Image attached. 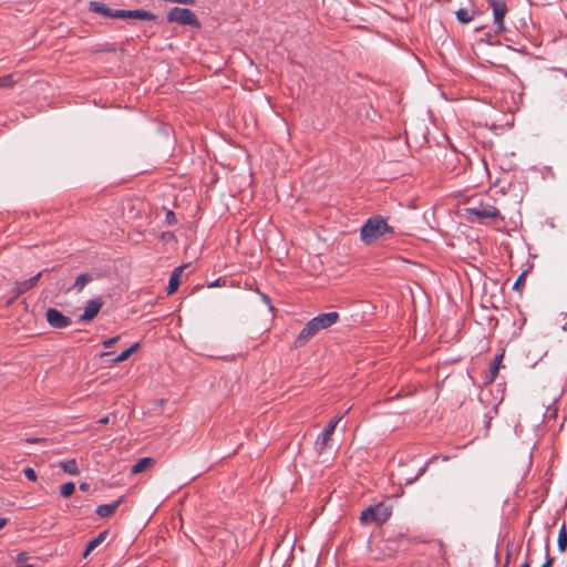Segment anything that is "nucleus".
Returning a JSON list of instances; mask_svg holds the SVG:
<instances>
[{
    "mask_svg": "<svg viewBox=\"0 0 567 567\" xmlns=\"http://www.w3.org/2000/svg\"><path fill=\"white\" fill-rule=\"evenodd\" d=\"M89 9L91 12L101 14L107 18H116V19H138L145 21H153L157 18L156 14L151 11L144 9H135V10H124V9H110L105 3L100 1H91L89 3Z\"/></svg>",
    "mask_w": 567,
    "mask_h": 567,
    "instance_id": "obj_1",
    "label": "nucleus"
},
{
    "mask_svg": "<svg viewBox=\"0 0 567 567\" xmlns=\"http://www.w3.org/2000/svg\"><path fill=\"white\" fill-rule=\"evenodd\" d=\"M390 518V505L384 502H380L374 505H370L368 508L361 512L360 520L363 525L371 523L377 526H381Z\"/></svg>",
    "mask_w": 567,
    "mask_h": 567,
    "instance_id": "obj_2",
    "label": "nucleus"
},
{
    "mask_svg": "<svg viewBox=\"0 0 567 567\" xmlns=\"http://www.w3.org/2000/svg\"><path fill=\"white\" fill-rule=\"evenodd\" d=\"M386 219L383 217H371L361 227V239L371 244L389 230Z\"/></svg>",
    "mask_w": 567,
    "mask_h": 567,
    "instance_id": "obj_3",
    "label": "nucleus"
},
{
    "mask_svg": "<svg viewBox=\"0 0 567 567\" xmlns=\"http://www.w3.org/2000/svg\"><path fill=\"white\" fill-rule=\"evenodd\" d=\"M467 219L482 223L485 219L497 218L499 210L491 202H481L480 204L466 208Z\"/></svg>",
    "mask_w": 567,
    "mask_h": 567,
    "instance_id": "obj_4",
    "label": "nucleus"
},
{
    "mask_svg": "<svg viewBox=\"0 0 567 567\" xmlns=\"http://www.w3.org/2000/svg\"><path fill=\"white\" fill-rule=\"evenodd\" d=\"M168 22H176L181 25H189L199 28L200 23L196 14L187 8L174 7L172 8L166 17Z\"/></svg>",
    "mask_w": 567,
    "mask_h": 567,
    "instance_id": "obj_5",
    "label": "nucleus"
},
{
    "mask_svg": "<svg viewBox=\"0 0 567 567\" xmlns=\"http://www.w3.org/2000/svg\"><path fill=\"white\" fill-rule=\"evenodd\" d=\"M341 419L342 416L334 417L333 420H331L323 429V431L317 436V440L315 442V449L319 454H322L327 450L331 449L332 435Z\"/></svg>",
    "mask_w": 567,
    "mask_h": 567,
    "instance_id": "obj_6",
    "label": "nucleus"
},
{
    "mask_svg": "<svg viewBox=\"0 0 567 567\" xmlns=\"http://www.w3.org/2000/svg\"><path fill=\"white\" fill-rule=\"evenodd\" d=\"M319 331L320 328L312 321V319L309 320L295 339L293 347L300 348L306 346Z\"/></svg>",
    "mask_w": 567,
    "mask_h": 567,
    "instance_id": "obj_7",
    "label": "nucleus"
},
{
    "mask_svg": "<svg viewBox=\"0 0 567 567\" xmlns=\"http://www.w3.org/2000/svg\"><path fill=\"white\" fill-rule=\"evenodd\" d=\"M48 323L55 329H63L72 323V320L55 308H49L45 312Z\"/></svg>",
    "mask_w": 567,
    "mask_h": 567,
    "instance_id": "obj_8",
    "label": "nucleus"
},
{
    "mask_svg": "<svg viewBox=\"0 0 567 567\" xmlns=\"http://www.w3.org/2000/svg\"><path fill=\"white\" fill-rule=\"evenodd\" d=\"M41 276H42V272L40 271L27 280L16 281L12 287L13 297L9 300L8 303H11L19 296H21L22 293H24V292L31 290L33 287H35L37 284L39 282Z\"/></svg>",
    "mask_w": 567,
    "mask_h": 567,
    "instance_id": "obj_9",
    "label": "nucleus"
},
{
    "mask_svg": "<svg viewBox=\"0 0 567 567\" xmlns=\"http://www.w3.org/2000/svg\"><path fill=\"white\" fill-rule=\"evenodd\" d=\"M493 9L494 22L498 32L505 31L504 18L507 12V6L503 0H489Z\"/></svg>",
    "mask_w": 567,
    "mask_h": 567,
    "instance_id": "obj_10",
    "label": "nucleus"
},
{
    "mask_svg": "<svg viewBox=\"0 0 567 567\" xmlns=\"http://www.w3.org/2000/svg\"><path fill=\"white\" fill-rule=\"evenodd\" d=\"M103 302L100 298L91 299L86 302L83 313L80 317L81 321H91L96 317L101 310Z\"/></svg>",
    "mask_w": 567,
    "mask_h": 567,
    "instance_id": "obj_11",
    "label": "nucleus"
},
{
    "mask_svg": "<svg viewBox=\"0 0 567 567\" xmlns=\"http://www.w3.org/2000/svg\"><path fill=\"white\" fill-rule=\"evenodd\" d=\"M339 320V313L336 311L320 313L312 318V321L320 328V330L327 329L333 326Z\"/></svg>",
    "mask_w": 567,
    "mask_h": 567,
    "instance_id": "obj_12",
    "label": "nucleus"
},
{
    "mask_svg": "<svg viewBox=\"0 0 567 567\" xmlns=\"http://www.w3.org/2000/svg\"><path fill=\"white\" fill-rule=\"evenodd\" d=\"M123 501H124V496H121L110 504L99 505L95 509V513L101 518L110 517L115 513V511L123 503Z\"/></svg>",
    "mask_w": 567,
    "mask_h": 567,
    "instance_id": "obj_13",
    "label": "nucleus"
},
{
    "mask_svg": "<svg viewBox=\"0 0 567 567\" xmlns=\"http://www.w3.org/2000/svg\"><path fill=\"white\" fill-rule=\"evenodd\" d=\"M186 266H179L173 270L168 280V295L175 292L179 286L181 275Z\"/></svg>",
    "mask_w": 567,
    "mask_h": 567,
    "instance_id": "obj_14",
    "label": "nucleus"
},
{
    "mask_svg": "<svg viewBox=\"0 0 567 567\" xmlns=\"http://www.w3.org/2000/svg\"><path fill=\"white\" fill-rule=\"evenodd\" d=\"M456 19L460 23L466 24L474 18V10L471 8H460L456 12Z\"/></svg>",
    "mask_w": 567,
    "mask_h": 567,
    "instance_id": "obj_15",
    "label": "nucleus"
},
{
    "mask_svg": "<svg viewBox=\"0 0 567 567\" xmlns=\"http://www.w3.org/2000/svg\"><path fill=\"white\" fill-rule=\"evenodd\" d=\"M153 463L154 460L152 457H142L132 466L131 472L132 474H138L150 467Z\"/></svg>",
    "mask_w": 567,
    "mask_h": 567,
    "instance_id": "obj_16",
    "label": "nucleus"
},
{
    "mask_svg": "<svg viewBox=\"0 0 567 567\" xmlns=\"http://www.w3.org/2000/svg\"><path fill=\"white\" fill-rule=\"evenodd\" d=\"M92 280H93L92 275L81 274L80 276L76 277L72 288L75 289L78 292H80Z\"/></svg>",
    "mask_w": 567,
    "mask_h": 567,
    "instance_id": "obj_17",
    "label": "nucleus"
},
{
    "mask_svg": "<svg viewBox=\"0 0 567 567\" xmlns=\"http://www.w3.org/2000/svg\"><path fill=\"white\" fill-rule=\"evenodd\" d=\"M140 348V343L135 342L130 348L122 351L117 357L113 359V363H120L128 359V357Z\"/></svg>",
    "mask_w": 567,
    "mask_h": 567,
    "instance_id": "obj_18",
    "label": "nucleus"
},
{
    "mask_svg": "<svg viewBox=\"0 0 567 567\" xmlns=\"http://www.w3.org/2000/svg\"><path fill=\"white\" fill-rule=\"evenodd\" d=\"M557 546L558 550L560 553H564L567 548V530L566 525L564 524L558 533V539H557Z\"/></svg>",
    "mask_w": 567,
    "mask_h": 567,
    "instance_id": "obj_19",
    "label": "nucleus"
},
{
    "mask_svg": "<svg viewBox=\"0 0 567 567\" xmlns=\"http://www.w3.org/2000/svg\"><path fill=\"white\" fill-rule=\"evenodd\" d=\"M61 467L63 468L64 472H66L71 475L79 474V467H78L75 460H69L66 462H63L61 464Z\"/></svg>",
    "mask_w": 567,
    "mask_h": 567,
    "instance_id": "obj_20",
    "label": "nucleus"
},
{
    "mask_svg": "<svg viewBox=\"0 0 567 567\" xmlns=\"http://www.w3.org/2000/svg\"><path fill=\"white\" fill-rule=\"evenodd\" d=\"M107 530L101 532L95 538L91 539L87 544L89 550H94L97 546H100L106 538Z\"/></svg>",
    "mask_w": 567,
    "mask_h": 567,
    "instance_id": "obj_21",
    "label": "nucleus"
},
{
    "mask_svg": "<svg viewBox=\"0 0 567 567\" xmlns=\"http://www.w3.org/2000/svg\"><path fill=\"white\" fill-rule=\"evenodd\" d=\"M502 359H503V354H498V355H496L494 358V360L492 362V365H491V369H489L491 380L492 381L495 379V377L498 373V369H499V364H501Z\"/></svg>",
    "mask_w": 567,
    "mask_h": 567,
    "instance_id": "obj_22",
    "label": "nucleus"
},
{
    "mask_svg": "<svg viewBox=\"0 0 567 567\" xmlns=\"http://www.w3.org/2000/svg\"><path fill=\"white\" fill-rule=\"evenodd\" d=\"M74 489H75L74 483L68 482L61 486L60 492L63 497L68 498L74 493Z\"/></svg>",
    "mask_w": 567,
    "mask_h": 567,
    "instance_id": "obj_23",
    "label": "nucleus"
},
{
    "mask_svg": "<svg viewBox=\"0 0 567 567\" xmlns=\"http://www.w3.org/2000/svg\"><path fill=\"white\" fill-rule=\"evenodd\" d=\"M117 48L115 44L113 43H104V44H101L99 47H96V49L94 50V52H97V53H103V52H116Z\"/></svg>",
    "mask_w": 567,
    "mask_h": 567,
    "instance_id": "obj_24",
    "label": "nucleus"
},
{
    "mask_svg": "<svg viewBox=\"0 0 567 567\" xmlns=\"http://www.w3.org/2000/svg\"><path fill=\"white\" fill-rule=\"evenodd\" d=\"M14 83L11 74L0 76V87H10Z\"/></svg>",
    "mask_w": 567,
    "mask_h": 567,
    "instance_id": "obj_25",
    "label": "nucleus"
},
{
    "mask_svg": "<svg viewBox=\"0 0 567 567\" xmlns=\"http://www.w3.org/2000/svg\"><path fill=\"white\" fill-rule=\"evenodd\" d=\"M23 474L29 481H31V482L37 481V473L32 467H25L23 470Z\"/></svg>",
    "mask_w": 567,
    "mask_h": 567,
    "instance_id": "obj_26",
    "label": "nucleus"
},
{
    "mask_svg": "<svg viewBox=\"0 0 567 567\" xmlns=\"http://www.w3.org/2000/svg\"><path fill=\"white\" fill-rule=\"evenodd\" d=\"M120 340V336L112 337L110 339H106L102 342V346L104 348H111L113 347L117 341Z\"/></svg>",
    "mask_w": 567,
    "mask_h": 567,
    "instance_id": "obj_27",
    "label": "nucleus"
},
{
    "mask_svg": "<svg viewBox=\"0 0 567 567\" xmlns=\"http://www.w3.org/2000/svg\"><path fill=\"white\" fill-rule=\"evenodd\" d=\"M525 274H522L513 285V289H518V287L524 282Z\"/></svg>",
    "mask_w": 567,
    "mask_h": 567,
    "instance_id": "obj_28",
    "label": "nucleus"
},
{
    "mask_svg": "<svg viewBox=\"0 0 567 567\" xmlns=\"http://www.w3.org/2000/svg\"><path fill=\"white\" fill-rule=\"evenodd\" d=\"M166 220L168 224H172L175 220V215L172 210H168L166 213Z\"/></svg>",
    "mask_w": 567,
    "mask_h": 567,
    "instance_id": "obj_29",
    "label": "nucleus"
},
{
    "mask_svg": "<svg viewBox=\"0 0 567 567\" xmlns=\"http://www.w3.org/2000/svg\"><path fill=\"white\" fill-rule=\"evenodd\" d=\"M40 441H41V439H38V437H28V439H25V442L30 443V444H34V443H38Z\"/></svg>",
    "mask_w": 567,
    "mask_h": 567,
    "instance_id": "obj_30",
    "label": "nucleus"
},
{
    "mask_svg": "<svg viewBox=\"0 0 567 567\" xmlns=\"http://www.w3.org/2000/svg\"><path fill=\"white\" fill-rule=\"evenodd\" d=\"M89 488H90V484H87V483H81L80 484V489L81 491L86 492V491H89Z\"/></svg>",
    "mask_w": 567,
    "mask_h": 567,
    "instance_id": "obj_31",
    "label": "nucleus"
},
{
    "mask_svg": "<svg viewBox=\"0 0 567 567\" xmlns=\"http://www.w3.org/2000/svg\"><path fill=\"white\" fill-rule=\"evenodd\" d=\"M110 422V417L109 416H104V417H101L97 423L100 424H107Z\"/></svg>",
    "mask_w": 567,
    "mask_h": 567,
    "instance_id": "obj_32",
    "label": "nucleus"
},
{
    "mask_svg": "<svg viewBox=\"0 0 567 567\" xmlns=\"http://www.w3.org/2000/svg\"><path fill=\"white\" fill-rule=\"evenodd\" d=\"M8 523V518L6 517H0V529L3 528Z\"/></svg>",
    "mask_w": 567,
    "mask_h": 567,
    "instance_id": "obj_33",
    "label": "nucleus"
},
{
    "mask_svg": "<svg viewBox=\"0 0 567 567\" xmlns=\"http://www.w3.org/2000/svg\"><path fill=\"white\" fill-rule=\"evenodd\" d=\"M553 564V558H548L547 561L542 567H550Z\"/></svg>",
    "mask_w": 567,
    "mask_h": 567,
    "instance_id": "obj_34",
    "label": "nucleus"
},
{
    "mask_svg": "<svg viewBox=\"0 0 567 567\" xmlns=\"http://www.w3.org/2000/svg\"><path fill=\"white\" fill-rule=\"evenodd\" d=\"M91 551H92V550H89V546L86 545V548H85V550H84V553H83V557H84V558H85V557H87V556L90 555V553H91Z\"/></svg>",
    "mask_w": 567,
    "mask_h": 567,
    "instance_id": "obj_35",
    "label": "nucleus"
},
{
    "mask_svg": "<svg viewBox=\"0 0 567 567\" xmlns=\"http://www.w3.org/2000/svg\"><path fill=\"white\" fill-rule=\"evenodd\" d=\"M421 473H422V471H420V472L417 473V475H416L414 478L409 480V481H408V484L413 483V482H414V481H415V480L421 475Z\"/></svg>",
    "mask_w": 567,
    "mask_h": 567,
    "instance_id": "obj_36",
    "label": "nucleus"
},
{
    "mask_svg": "<svg viewBox=\"0 0 567 567\" xmlns=\"http://www.w3.org/2000/svg\"><path fill=\"white\" fill-rule=\"evenodd\" d=\"M218 282H219V279H217L216 281H214L213 284H210V285H209V287H215V286H217V285H218Z\"/></svg>",
    "mask_w": 567,
    "mask_h": 567,
    "instance_id": "obj_37",
    "label": "nucleus"
},
{
    "mask_svg": "<svg viewBox=\"0 0 567 567\" xmlns=\"http://www.w3.org/2000/svg\"><path fill=\"white\" fill-rule=\"evenodd\" d=\"M520 567H529L528 563H524Z\"/></svg>",
    "mask_w": 567,
    "mask_h": 567,
    "instance_id": "obj_38",
    "label": "nucleus"
}]
</instances>
